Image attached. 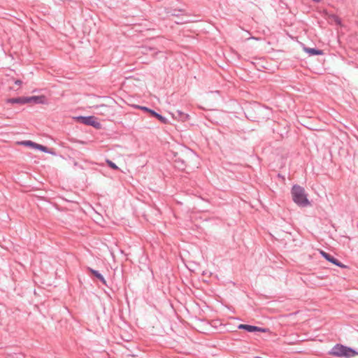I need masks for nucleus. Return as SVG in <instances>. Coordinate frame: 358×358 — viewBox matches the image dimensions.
Wrapping results in <instances>:
<instances>
[{
  "label": "nucleus",
  "instance_id": "f257e3e1",
  "mask_svg": "<svg viewBox=\"0 0 358 358\" xmlns=\"http://www.w3.org/2000/svg\"><path fill=\"white\" fill-rule=\"evenodd\" d=\"M292 195L294 202L297 205L300 206H307L310 205V202L305 194V189L301 186L294 185L292 189Z\"/></svg>",
  "mask_w": 358,
  "mask_h": 358
},
{
  "label": "nucleus",
  "instance_id": "f03ea898",
  "mask_svg": "<svg viewBox=\"0 0 358 358\" xmlns=\"http://www.w3.org/2000/svg\"><path fill=\"white\" fill-rule=\"evenodd\" d=\"M329 354L335 357L350 358L358 355V352L343 345L337 344L333 347Z\"/></svg>",
  "mask_w": 358,
  "mask_h": 358
},
{
  "label": "nucleus",
  "instance_id": "7ed1b4c3",
  "mask_svg": "<svg viewBox=\"0 0 358 358\" xmlns=\"http://www.w3.org/2000/svg\"><path fill=\"white\" fill-rule=\"evenodd\" d=\"M78 122L83 123L86 125H90L96 129H100L101 127V124L97 121V118L94 116L89 117H76Z\"/></svg>",
  "mask_w": 358,
  "mask_h": 358
},
{
  "label": "nucleus",
  "instance_id": "20e7f679",
  "mask_svg": "<svg viewBox=\"0 0 358 358\" xmlns=\"http://www.w3.org/2000/svg\"><path fill=\"white\" fill-rule=\"evenodd\" d=\"M27 103L31 104H47V97L42 94L39 96H26Z\"/></svg>",
  "mask_w": 358,
  "mask_h": 358
},
{
  "label": "nucleus",
  "instance_id": "39448f33",
  "mask_svg": "<svg viewBox=\"0 0 358 358\" xmlns=\"http://www.w3.org/2000/svg\"><path fill=\"white\" fill-rule=\"evenodd\" d=\"M18 144H20V145H23L24 146H29V147H31L32 148H34V149H37V150H39L42 152H49V153H52V152H50L47 147L45 146H43L42 145H40V144H38V143H36L31 141H21V142H18L17 143Z\"/></svg>",
  "mask_w": 358,
  "mask_h": 358
},
{
  "label": "nucleus",
  "instance_id": "423d86ee",
  "mask_svg": "<svg viewBox=\"0 0 358 358\" xmlns=\"http://www.w3.org/2000/svg\"><path fill=\"white\" fill-rule=\"evenodd\" d=\"M320 253L322 255L323 257H324L327 261L333 263L334 264L341 267V268H346V266L338 262L336 259L331 257L328 253L325 252L323 250H320Z\"/></svg>",
  "mask_w": 358,
  "mask_h": 358
},
{
  "label": "nucleus",
  "instance_id": "0eeeda50",
  "mask_svg": "<svg viewBox=\"0 0 358 358\" xmlns=\"http://www.w3.org/2000/svg\"><path fill=\"white\" fill-rule=\"evenodd\" d=\"M238 329H245L247 330L249 332H253V331H260V332H267L268 329L260 328L256 326H252L248 324H240L238 326Z\"/></svg>",
  "mask_w": 358,
  "mask_h": 358
},
{
  "label": "nucleus",
  "instance_id": "6e6552de",
  "mask_svg": "<svg viewBox=\"0 0 358 358\" xmlns=\"http://www.w3.org/2000/svg\"><path fill=\"white\" fill-rule=\"evenodd\" d=\"M9 103H21V104H26V96H22L18 98H13L8 100Z\"/></svg>",
  "mask_w": 358,
  "mask_h": 358
},
{
  "label": "nucleus",
  "instance_id": "1a4fd4ad",
  "mask_svg": "<svg viewBox=\"0 0 358 358\" xmlns=\"http://www.w3.org/2000/svg\"><path fill=\"white\" fill-rule=\"evenodd\" d=\"M303 50L311 55H322L323 52L322 50H315L314 48H303Z\"/></svg>",
  "mask_w": 358,
  "mask_h": 358
},
{
  "label": "nucleus",
  "instance_id": "9d476101",
  "mask_svg": "<svg viewBox=\"0 0 358 358\" xmlns=\"http://www.w3.org/2000/svg\"><path fill=\"white\" fill-rule=\"evenodd\" d=\"M151 115L155 117H157L160 122H162L164 124H167V120L162 116L161 115L157 113L155 111L152 110L151 111Z\"/></svg>",
  "mask_w": 358,
  "mask_h": 358
},
{
  "label": "nucleus",
  "instance_id": "9b49d317",
  "mask_svg": "<svg viewBox=\"0 0 358 358\" xmlns=\"http://www.w3.org/2000/svg\"><path fill=\"white\" fill-rule=\"evenodd\" d=\"M90 272L95 275L97 278H99L101 282H103L104 284L106 283L105 279L103 278V275L100 274L97 271H95L92 268H90Z\"/></svg>",
  "mask_w": 358,
  "mask_h": 358
},
{
  "label": "nucleus",
  "instance_id": "f8f14e48",
  "mask_svg": "<svg viewBox=\"0 0 358 358\" xmlns=\"http://www.w3.org/2000/svg\"><path fill=\"white\" fill-rule=\"evenodd\" d=\"M106 163H107V164H108L110 168H112V169H118L117 166L115 163H113L112 161H110V160H109V159H107V160H106Z\"/></svg>",
  "mask_w": 358,
  "mask_h": 358
},
{
  "label": "nucleus",
  "instance_id": "ddd939ff",
  "mask_svg": "<svg viewBox=\"0 0 358 358\" xmlns=\"http://www.w3.org/2000/svg\"><path fill=\"white\" fill-rule=\"evenodd\" d=\"M136 108H140V109H141V110H143L144 111L148 112L150 114H151V111H152V110H151V109H150V108H148L147 107H145V106H136Z\"/></svg>",
  "mask_w": 358,
  "mask_h": 358
},
{
  "label": "nucleus",
  "instance_id": "4468645a",
  "mask_svg": "<svg viewBox=\"0 0 358 358\" xmlns=\"http://www.w3.org/2000/svg\"><path fill=\"white\" fill-rule=\"evenodd\" d=\"M180 115H181L182 116L184 117V118L187 119L188 117V115L187 114H185V113H182V112L179 111L178 112Z\"/></svg>",
  "mask_w": 358,
  "mask_h": 358
},
{
  "label": "nucleus",
  "instance_id": "2eb2a0df",
  "mask_svg": "<svg viewBox=\"0 0 358 358\" xmlns=\"http://www.w3.org/2000/svg\"><path fill=\"white\" fill-rule=\"evenodd\" d=\"M15 84H17V85H22V81H21V80H15Z\"/></svg>",
  "mask_w": 358,
  "mask_h": 358
},
{
  "label": "nucleus",
  "instance_id": "dca6fc26",
  "mask_svg": "<svg viewBox=\"0 0 358 358\" xmlns=\"http://www.w3.org/2000/svg\"><path fill=\"white\" fill-rule=\"evenodd\" d=\"M315 2H320L321 0H313Z\"/></svg>",
  "mask_w": 358,
  "mask_h": 358
},
{
  "label": "nucleus",
  "instance_id": "f3484780",
  "mask_svg": "<svg viewBox=\"0 0 358 358\" xmlns=\"http://www.w3.org/2000/svg\"><path fill=\"white\" fill-rule=\"evenodd\" d=\"M336 22L337 23H340V21H339V20H338V19H336Z\"/></svg>",
  "mask_w": 358,
  "mask_h": 358
}]
</instances>
